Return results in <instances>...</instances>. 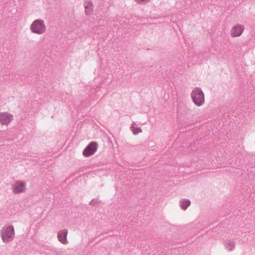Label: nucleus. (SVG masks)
Here are the masks:
<instances>
[{
	"label": "nucleus",
	"mask_w": 255,
	"mask_h": 255,
	"mask_svg": "<svg viewBox=\"0 0 255 255\" xmlns=\"http://www.w3.org/2000/svg\"><path fill=\"white\" fill-rule=\"evenodd\" d=\"M190 204H191V202H190V200H187V199H182L180 201L181 207L182 209H183L184 210H186V209L188 208V207L190 206Z\"/></svg>",
	"instance_id": "nucleus-9"
},
{
	"label": "nucleus",
	"mask_w": 255,
	"mask_h": 255,
	"mask_svg": "<svg viewBox=\"0 0 255 255\" xmlns=\"http://www.w3.org/2000/svg\"><path fill=\"white\" fill-rule=\"evenodd\" d=\"M98 145L96 142L92 141L83 150V155L87 157L93 155L97 150Z\"/></svg>",
	"instance_id": "nucleus-3"
},
{
	"label": "nucleus",
	"mask_w": 255,
	"mask_h": 255,
	"mask_svg": "<svg viewBox=\"0 0 255 255\" xmlns=\"http://www.w3.org/2000/svg\"><path fill=\"white\" fill-rule=\"evenodd\" d=\"M191 98L194 104L198 107L202 106L205 103V95L201 88H194L191 94Z\"/></svg>",
	"instance_id": "nucleus-1"
},
{
	"label": "nucleus",
	"mask_w": 255,
	"mask_h": 255,
	"mask_svg": "<svg viewBox=\"0 0 255 255\" xmlns=\"http://www.w3.org/2000/svg\"><path fill=\"white\" fill-rule=\"evenodd\" d=\"M244 29L243 25L238 24L233 27L231 32H243Z\"/></svg>",
	"instance_id": "nucleus-10"
},
{
	"label": "nucleus",
	"mask_w": 255,
	"mask_h": 255,
	"mask_svg": "<svg viewBox=\"0 0 255 255\" xmlns=\"http://www.w3.org/2000/svg\"><path fill=\"white\" fill-rule=\"evenodd\" d=\"M84 7L85 8V13L87 15H89L92 13L93 9L92 3L89 1L85 2Z\"/></svg>",
	"instance_id": "nucleus-8"
},
{
	"label": "nucleus",
	"mask_w": 255,
	"mask_h": 255,
	"mask_svg": "<svg viewBox=\"0 0 255 255\" xmlns=\"http://www.w3.org/2000/svg\"><path fill=\"white\" fill-rule=\"evenodd\" d=\"M30 28L32 32H44L46 30L44 21L39 19L34 21Z\"/></svg>",
	"instance_id": "nucleus-5"
},
{
	"label": "nucleus",
	"mask_w": 255,
	"mask_h": 255,
	"mask_svg": "<svg viewBox=\"0 0 255 255\" xmlns=\"http://www.w3.org/2000/svg\"><path fill=\"white\" fill-rule=\"evenodd\" d=\"M13 118V116L7 112H0V123L6 125L9 123Z\"/></svg>",
	"instance_id": "nucleus-6"
},
{
	"label": "nucleus",
	"mask_w": 255,
	"mask_h": 255,
	"mask_svg": "<svg viewBox=\"0 0 255 255\" xmlns=\"http://www.w3.org/2000/svg\"><path fill=\"white\" fill-rule=\"evenodd\" d=\"M26 190V183L24 181H16L12 186V190L14 194L24 192Z\"/></svg>",
	"instance_id": "nucleus-4"
},
{
	"label": "nucleus",
	"mask_w": 255,
	"mask_h": 255,
	"mask_svg": "<svg viewBox=\"0 0 255 255\" xmlns=\"http://www.w3.org/2000/svg\"><path fill=\"white\" fill-rule=\"evenodd\" d=\"M241 35V33H232L231 36L233 37H238Z\"/></svg>",
	"instance_id": "nucleus-12"
},
{
	"label": "nucleus",
	"mask_w": 255,
	"mask_h": 255,
	"mask_svg": "<svg viewBox=\"0 0 255 255\" xmlns=\"http://www.w3.org/2000/svg\"><path fill=\"white\" fill-rule=\"evenodd\" d=\"M68 235V231L66 229H64L60 231L58 233V239L59 241L64 245H66L68 243V241L67 239Z\"/></svg>",
	"instance_id": "nucleus-7"
},
{
	"label": "nucleus",
	"mask_w": 255,
	"mask_h": 255,
	"mask_svg": "<svg viewBox=\"0 0 255 255\" xmlns=\"http://www.w3.org/2000/svg\"><path fill=\"white\" fill-rule=\"evenodd\" d=\"M133 133L134 134H137L142 131L141 128H134L132 129Z\"/></svg>",
	"instance_id": "nucleus-11"
},
{
	"label": "nucleus",
	"mask_w": 255,
	"mask_h": 255,
	"mask_svg": "<svg viewBox=\"0 0 255 255\" xmlns=\"http://www.w3.org/2000/svg\"><path fill=\"white\" fill-rule=\"evenodd\" d=\"M14 236V228L9 226L3 229L1 233V238L4 242H7L12 240Z\"/></svg>",
	"instance_id": "nucleus-2"
}]
</instances>
